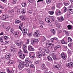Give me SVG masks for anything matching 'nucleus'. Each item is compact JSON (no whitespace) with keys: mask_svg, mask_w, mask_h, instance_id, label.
<instances>
[{"mask_svg":"<svg viewBox=\"0 0 73 73\" xmlns=\"http://www.w3.org/2000/svg\"><path fill=\"white\" fill-rule=\"evenodd\" d=\"M64 11L65 12H66V11H67V8L66 7H64Z\"/></svg>","mask_w":73,"mask_h":73,"instance_id":"obj_47","label":"nucleus"},{"mask_svg":"<svg viewBox=\"0 0 73 73\" xmlns=\"http://www.w3.org/2000/svg\"><path fill=\"white\" fill-rule=\"evenodd\" d=\"M28 12L29 13H30L31 14L32 13V10H29L28 11Z\"/></svg>","mask_w":73,"mask_h":73,"instance_id":"obj_64","label":"nucleus"},{"mask_svg":"<svg viewBox=\"0 0 73 73\" xmlns=\"http://www.w3.org/2000/svg\"><path fill=\"white\" fill-rule=\"evenodd\" d=\"M27 46V45L26 44H24L23 45V52L24 53H28V51H27V50H25Z\"/></svg>","mask_w":73,"mask_h":73,"instance_id":"obj_4","label":"nucleus"},{"mask_svg":"<svg viewBox=\"0 0 73 73\" xmlns=\"http://www.w3.org/2000/svg\"><path fill=\"white\" fill-rule=\"evenodd\" d=\"M41 53V54H42V56H45V52H40Z\"/></svg>","mask_w":73,"mask_h":73,"instance_id":"obj_50","label":"nucleus"},{"mask_svg":"<svg viewBox=\"0 0 73 73\" xmlns=\"http://www.w3.org/2000/svg\"><path fill=\"white\" fill-rule=\"evenodd\" d=\"M62 5V3L59 2L57 3L56 5V6L57 8H61V6Z\"/></svg>","mask_w":73,"mask_h":73,"instance_id":"obj_13","label":"nucleus"},{"mask_svg":"<svg viewBox=\"0 0 73 73\" xmlns=\"http://www.w3.org/2000/svg\"><path fill=\"white\" fill-rule=\"evenodd\" d=\"M56 68H58V69H60V66L59 64H58L55 66Z\"/></svg>","mask_w":73,"mask_h":73,"instance_id":"obj_33","label":"nucleus"},{"mask_svg":"<svg viewBox=\"0 0 73 73\" xmlns=\"http://www.w3.org/2000/svg\"><path fill=\"white\" fill-rule=\"evenodd\" d=\"M19 32L18 31H15L14 33V36L15 37H18Z\"/></svg>","mask_w":73,"mask_h":73,"instance_id":"obj_14","label":"nucleus"},{"mask_svg":"<svg viewBox=\"0 0 73 73\" xmlns=\"http://www.w3.org/2000/svg\"><path fill=\"white\" fill-rule=\"evenodd\" d=\"M65 34L66 35V36H69V34L68 31L66 32Z\"/></svg>","mask_w":73,"mask_h":73,"instance_id":"obj_59","label":"nucleus"},{"mask_svg":"<svg viewBox=\"0 0 73 73\" xmlns=\"http://www.w3.org/2000/svg\"><path fill=\"white\" fill-rule=\"evenodd\" d=\"M51 32L52 33H53V34H55L56 33L55 31H54V29L51 30Z\"/></svg>","mask_w":73,"mask_h":73,"instance_id":"obj_46","label":"nucleus"},{"mask_svg":"<svg viewBox=\"0 0 73 73\" xmlns=\"http://www.w3.org/2000/svg\"><path fill=\"white\" fill-rule=\"evenodd\" d=\"M4 40H3V36H2L0 37V41L1 42H3V43H4L3 42Z\"/></svg>","mask_w":73,"mask_h":73,"instance_id":"obj_32","label":"nucleus"},{"mask_svg":"<svg viewBox=\"0 0 73 73\" xmlns=\"http://www.w3.org/2000/svg\"><path fill=\"white\" fill-rule=\"evenodd\" d=\"M18 67L19 68V69L20 70H22L23 68H24V65L23 64H19L18 66Z\"/></svg>","mask_w":73,"mask_h":73,"instance_id":"obj_18","label":"nucleus"},{"mask_svg":"<svg viewBox=\"0 0 73 73\" xmlns=\"http://www.w3.org/2000/svg\"><path fill=\"white\" fill-rule=\"evenodd\" d=\"M11 53H14V52H16V49L15 48L12 49L11 50Z\"/></svg>","mask_w":73,"mask_h":73,"instance_id":"obj_35","label":"nucleus"},{"mask_svg":"<svg viewBox=\"0 0 73 73\" xmlns=\"http://www.w3.org/2000/svg\"><path fill=\"white\" fill-rule=\"evenodd\" d=\"M26 62H24L23 63V66H25L26 67H28L29 66V64H31L32 62L30 61L29 59H25Z\"/></svg>","mask_w":73,"mask_h":73,"instance_id":"obj_1","label":"nucleus"},{"mask_svg":"<svg viewBox=\"0 0 73 73\" xmlns=\"http://www.w3.org/2000/svg\"><path fill=\"white\" fill-rule=\"evenodd\" d=\"M30 68H35V66H34V65H33V64H31L30 66Z\"/></svg>","mask_w":73,"mask_h":73,"instance_id":"obj_57","label":"nucleus"},{"mask_svg":"<svg viewBox=\"0 0 73 73\" xmlns=\"http://www.w3.org/2000/svg\"><path fill=\"white\" fill-rule=\"evenodd\" d=\"M19 54V56L20 55H21V54H22V51H21V49H20L19 50V53H18Z\"/></svg>","mask_w":73,"mask_h":73,"instance_id":"obj_38","label":"nucleus"},{"mask_svg":"<svg viewBox=\"0 0 73 73\" xmlns=\"http://www.w3.org/2000/svg\"><path fill=\"white\" fill-rule=\"evenodd\" d=\"M19 28L20 30H22V27H23V23H21L19 25Z\"/></svg>","mask_w":73,"mask_h":73,"instance_id":"obj_21","label":"nucleus"},{"mask_svg":"<svg viewBox=\"0 0 73 73\" xmlns=\"http://www.w3.org/2000/svg\"><path fill=\"white\" fill-rule=\"evenodd\" d=\"M7 16H4V15H3L2 17V20H5L6 18H7Z\"/></svg>","mask_w":73,"mask_h":73,"instance_id":"obj_28","label":"nucleus"},{"mask_svg":"<svg viewBox=\"0 0 73 73\" xmlns=\"http://www.w3.org/2000/svg\"><path fill=\"white\" fill-rule=\"evenodd\" d=\"M61 43L62 44H66V42H65V40H64L62 39L61 40Z\"/></svg>","mask_w":73,"mask_h":73,"instance_id":"obj_29","label":"nucleus"},{"mask_svg":"<svg viewBox=\"0 0 73 73\" xmlns=\"http://www.w3.org/2000/svg\"><path fill=\"white\" fill-rule=\"evenodd\" d=\"M29 56L32 59H33L35 57V54L34 52H30L29 54Z\"/></svg>","mask_w":73,"mask_h":73,"instance_id":"obj_5","label":"nucleus"},{"mask_svg":"<svg viewBox=\"0 0 73 73\" xmlns=\"http://www.w3.org/2000/svg\"><path fill=\"white\" fill-rule=\"evenodd\" d=\"M10 32L11 33H12V34H13V33H15V31H14V30L13 29H11Z\"/></svg>","mask_w":73,"mask_h":73,"instance_id":"obj_36","label":"nucleus"},{"mask_svg":"<svg viewBox=\"0 0 73 73\" xmlns=\"http://www.w3.org/2000/svg\"><path fill=\"white\" fill-rule=\"evenodd\" d=\"M68 41L69 42H72L73 41V40L71 39V38L70 37H69L68 38Z\"/></svg>","mask_w":73,"mask_h":73,"instance_id":"obj_30","label":"nucleus"},{"mask_svg":"<svg viewBox=\"0 0 73 73\" xmlns=\"http://www.w3.org/2000/svg\"><path fill=\"white\" fill-rule=\"evenodd\" d=\"M52 57L54 60H57V58H56V55H54V56H52Z\"/></svg>","mask_w":73,"mask_h":73,"instance_id":"obj_48","label":"nucleus"},{"mask_svg":"<svg viewBox=\"0 0 73 73\" xmlns=\"http://www.w3.org/2000/svg\"><path fill=\"white\" fill-rule=\"evenodd\" d=\"M68 10L69 12L70 13H73V7H68Z\"/></svg>","mask_w":73,"mask_h":73,"instance_id":"obj_10","label":"nucleus"},{"mask_svg":"<svg viewBox=\"0 0 73 73\" xmlns=\"http://www.w3.org/2000/svg\"><path fill=\"white\" fill-rule=\"evenodd\" d=\"M22 5L23 7H25L26 5V3H23L22 4Z\"/></svg>","mask_w":73,"mask_h":73,"instance_id":"obj_43","label":"nucleus"},{"mask_svg":"<svg viewBox=\"0 0 73 73\" xmlns=\"http://www.w3.org/2000/svg\"><path fill=\"white\" fill-rule=\"evenodd\" d=\"M14 63V61L12 60H10L8 62L9 65H11Z\"/></svg>","mask_w":73,"mask_h":73,"instance_id":"obj_26","label":"nucleus"},{"mask_svg":"<svg viewBox=\"0 0 73 73\" xmlns=\"http://www.w3.org/2000/svg\"><path fill=\"white\" fill-rule=\"evenodd\" d=\"M41 68L42 70H44V71H46L48 70V68L45 66V65L44 64H42Z\"/></svg>","mask_w":73,"mask_h":73,"instance_id":"obj_6","label":"nucleus"},{"mask_svg":"<svg viewBox=\"0 0 73 73\" xmlns=\"http://www.w3.org/2000/svg\"><path fill=\"white\" fill-rule=\"evenodd\" d=\"M33 40H34V41L35 43H36V42L37 43L38 42V39H34Z\"/></svg>","mask_w":73,"mask_h":73,"instance_id":"obj_40","label":"nucleus"},{"mask_svg":"<svg viewBox=\"0 0 73 73\" xmlns=\"http://www.w3.org/2000/svg\"><path fill=\"white\" fill-rule=\"evenodd\" d=\"M66 67L68 68H72L73 67V63H69L66 64Z\"/></svg>","mask_w":73,"mask_h":73,"instance_id":"obj_8","label":"nucleus"},{"mask_svg":"<svg viewBox=\"0 0 73 73\" xmlns=\"http://www.w3.org/2000/svg\"><path fill=\"white\" fill-rule=\"evenodd\" d=\"M42 50H43V48H42V47H40L39 49V50L40 51L39 52H42Z\"/></svg>","mask_w":73,"mask_h":73,"instance_id":"obj_45","label":"nucleus"},{"mask_svg":"<svg viewBox=\"0 0 73 73\" xmlns=\"http://www.w3.org/2000/svg\"><path fill=\"white\" fill-rule=\"evenodd\" d=\"M61 57L62 58H63V60H66V54L64 52H62L61 54Z\"/></svg>","mask_w":73,"mask_h":73,"instance_id":"obj_3","label":"nucleus"},{"mask_svg":"<svg viewBox=\"0 0 73 73\" xmlns=\"http://www.w3.org/2000/svg\"><path fill=\"white\" fill-rule=\"evenodd\" d=\"M47 58L49 61H50V62H52L53 61V59L50 56H48L47 57Z\"/></svg>","mask_w":73,"mask_h":73,"instance_id":"obj_25","label":"nucleus"},{"mask_svg":"<svg viewBox=\"0 0 73 73\" xmlns=\"http://www.w3.org/2000/svg\"><path fill=\"white\" fill-rule=\"evenodd\" d=\"M54 40H56V41H58V38H57L56 37H54Z\"/></svg>","mask_w":73,"mask_h":73,"instance_id":"obj_60","label":"nucleus"},{"mask_svg":"<svg viewBox=\"0 0 73 73\" xmlns=\"http://www.w3.org/2000/svg\"><path fill=\"white\" fill-rule=\"evenodd\" d=\"M46 1L47 3L49 4L51 2V0H46Z\"/></svg>","mask_w":73,"mask_h":73,"instance_id":"obj_49","label":"nucleus"},{"mask_svg":"<svg viewBox=\"0 0 73 73\" xmlns=\"http://www.w3.org/2000/svg\"><path fill=\"white\" fill-rule=\"evenodd\" d=\"M58 21H60V22L63 21H64V18L62 16H61L60 17H58Z\"/></svg>","mask_w":73,"mask_h":73,"instance_id":"obj_12","label":"nucleus"},{"mask_svg":"<svg viewBox=\"0 0 73 73\" xmlns=\"http://www.w3.org/2000/svg\"><path fill=\"white\" fill-rule=\"evenodd\" d=\"M51 21H53L54 20V18L52 17H51Z\"/></svg>","mask_w":73,"mask_h":73,"instance_id":"obj_53","label":"nucleus"},{"mask_svg":"<svg viewBox=\"0 0 73 73\" xmlns=\"http://www.w3.org/2000/svg\"><path fill=\"white\" fill-rule=\"evenodd\" d=\"M49 13L50 15H53L54 14V12L52 11H49Z\"/></svg>","mask_w":73,"mask_h":73,"instance_id":"obj_44","label":"nucleus"},{"mask_svg":"<svg viewBox=\"0 0 73 73\" xmlns=\"http://www.w3.org/2000/svg\"><path fill=\"white\" fill-rule=\"evenodd\" d=\"M11 56V54H7L5 55V58L7 60H10V57Z\"/></svg>","mask_w":73,"mask_h":73,"instance_id":"obj_11","label":"nucleus"},{"mask_svg":"<svg viewBox=\"0 0 73 73\" xmlns=\"http://www.w3.org/2000/svg\"><path fill=\"white\" fill-rule=\"evenodd\" d=\"M13 4H15L16 3V0H13Z\"/></svg>","mask_w":73,"mask_h":73,"instance_id":"obj_54","label":"nucleus"},{"mask_svg":"<svg viewBox=\"0 0 73 73\" xmlns=\"http://www.w3.org/2000/svg\"><path fill=\"white\" fill-rule=\"evenodd\" d=\"M56 13L57 15L58 16H59V15H60L61 14V12L60 10L59 9H57L56 11Z\"/></svg>","mask_w":73,"mask_h":73,"instance_id":"obj_15","label":"nucleus"},{"mask_svg":"<svg viewBox=\"0 0 73 73\" xmlns=\"http://www.w3.org/2000/svg\"><path fill=\"white\" fill-rule=\"evenodd\" d=\"M31 44L32 45H33L34 44H35V41H34V39L33 40H32L31 41Z\"/></svg>","mask_w":73,"mask_h":73,"instance_id":"obj_41","label":"nucleus"},{"mask_svg":"<svg viewBox=\"0 0 73 73\" xmlns=\"http://www.w3.org/2000/svg\"><path fill=\"white\" fill-rule=\"evenodd\" d=\"M17 11L18 13H20V9H17Z\"/></svg>","mask_w":73,"mask_h":73,"instance_id":"obj_62","label":"nucleus"},{"mask_svg":"<svg viewBox=\"0 0 73 73\" xmlns=\"http://www.w3.org/2000/svg\"><path fill=\"white\" fill-rule=\"evenodd\" d=\"M7 72L9 73H13L14 72V71L13 70H12L11 71H10V70H9V69H8L7 70Z\"/></svg>","mask_w":73,"mask_h":73,"instance_id":"obj_31","label":"nucleus"},{"mask_svg":"<svg viewBox=\"0 0 73 73\" xmlns=\"http://www.w3.org/2000/svg\"><path fill=\"white\" fill-rule=\"evenodd\" d=\"M53 45H52V46H48V48H49V49H52V48H53Z\"/></svg>","mask_w":73,"mask_h":73,"instance_id":"obj_58","label":"nucleus"},{"mask_svg":"<svg viewBox=\"0 0 73 73\" xmlns=\"http://www.w3.org/2000/svg\"><path fill=\"white\" fill-rule=\"evenodd\" d=\"M9 41H5V44H6V45H7V44H8L9 43Z\"/></svg>","mask_w":73,"mask_h":73,"instance_id":"obj_52","label":"nucleus"},{"mask_svg":"<svg viewBox=\"0 0 73 73\" xmlns=\"http://www.w3.org/2000/svg\"><path fill=\"white\" fill-rule=\"evenodd\" d=\"M3 38L5 40H8L9 38V37L7 36H4Z\"/></svg>","mask_w":73,"mask_h":73,"instance_id":"obj_42","label":"nucleus"},{"mask_svg":"<svg viewBox=\"0 0 73 73\" xmlns=\"http://www.w3.org/2000/svg\"><path fill=\"white\" fill-rule=\"evenodd\" d=\"M21 12L22 14L25 15V10L24 9H23L21 10Z\"/></svg>","mask_w":73,"mask_h":73,"instance_id":"obj_27","label":"nucleus"},{"mask_svg":"<svg viewBox=\"0 0 73 73\" xmlns=\"http://www.w3.org/2000/svg\"><path fill=\"white\" fill-rule=\"evenodd\" d=\"M37 56L39 58H41L42 56V54L40 52H37Z\"/></svg>","mask_w":73,"mask_h":73,"instance_id":"obj_20","label":"nucleus"},{"mask_svg":"<svg viewBox=\"0 0 73 73\" xmlns=\"http://www.w3.org/2000/svg\"><path fill=\"white\" fill-rule=\"evenodd\" d=\"M15 22L16 24H20L21 23V21L19 20L16 19L15 20Z\"/></svg>","mask_w":73,"mask_h":73,"instance_id":"obj_23","label":"nucleus"},{"mask_svg":"<svg viewBox=\"0 0 73 73\" xmlns=\"http://www.w3.org/2000/svg\"><path fill=\"white\" fill-rule=\"evenodd\" d=\"M71 60H72V59H71L70 58H68V61H69V62H70V61H71Z\"/></svg>","mask_w":73,"mask_h":73,"instance_id":"obj_63","label":"nucleus"},{"mask_svg":"<svg viewBox=\"0 0 73 73\" xmlns=\"http://www.w3.org/2000/svg\"><path fill=\"white\" fill-rule=\"evenodd\" d=\"M67 28L69 30L71 29L72 28V25H68L67 26Z\"/></svg>","mask_w":73,"mask_h":73,"instance_id":"obj_37","label":"nucleus"},{"mask_svg":"<svg viewBox=\"0 0 73 73\" xmlns=\"http://www.w3.org/2000/svg\"><path fill=\"white\" fill-rule=\"evenodd\" d=\"M10 28H10L9 27H7L6 29V31H8V30H9L10 29Z\"/></svg>","mask_w":73,"mask_h":73,"instance_id":"obj_56","label":"nucleus"},{"mask_svg":"<svg viewBox=\"0 0 73 73\" xmlns=\"http://www.w3.org/2000/svg\"><path fill=\"white\" fill-rule=\"evenodd\" d=\"M45 20L47 23H52V21H50V19L48 17L45 18Z\"/></svg>","mask_w":73,"mask_h":73,"instance_id":"obj_17","label":"nucleus"},{"mask_svg":"<svg viewBox=\"0 0 73 73\" xmlns=\"http://www.w3.org/2000/svg\"><path fill=\"white\" fill-rule=\"evenodd\" d=\"M8 12L9 13H12L14 11L13 10H9L8 11Z\"/></svg>","mask_w":73,"mask_h":73,"instance_id":"obj_51","label":"nucleus"},{"mask_svg":"<svg viewBox=\"0 0 73 73\" xmlns=\"http://www.w3.org/2000/svg\"><path fill=\"white\" fill-rule=\"evenodd\" d=\"M44 51L46 53H49V50H48L47 48H44Z\"/></svg>","mask_w":73,"mask_h":73,"instance_id":"obj_22","label":"nucleus"},{"mask_svg":"<svg viewBox=\"0 0 73 73\" xmlns=\"http://www.w3.org/2000/svg\"><path fill=\"white\" fill-rule=\"evenodd\" d=\"M28 50L30 51H34L35 50V49L32 46H28Z\"/></svg>","mask_w":73,"mask_h":73,"instance_id":"obj_16","label":"nucleus"},{"mask_svg":"<svg viewBox=\"0 0 73 73\" xmlns=\"http://www.w3.org/2000/svg\"><path fill=\"white\" fill-rule=\"evenodd\" d=\"M28 36H29V37H31L32 36V34L31 33H28Z\"/></svg>","mask_w":73,"mask_h":73,"instance_id":"obj_61","label":"nucleus"},{"mask_svg":"<svg viewBox=\"0 0 73 73\" xmlns=\"http://www.w3.org/2000/svg\"><path fill=\"white\" fill-rule=\"evenodd\" d=\"M22 29V30H21V31H22L23 35H26L27 32H28V30L27 29L24 28H23Z\"/></svg>","mask_w":73,"mask_h":73,"instance_id":"obj_7","label":"nucleus"},{"mask_svg":"<svg viewBox=\"0 0 73 73\" xmlns=\"http://www.w3.org/2000/svg\"><path fill=\"white\" fill-rule=\"evenodd\" d=\"M29 43V39H27L26 42V44H28Z\"/></svg>","mask_w":73,"mask_h":73,"instance_id":"obj_55","label":"nucleus"},{"mask_svg":"<svg viewBox=\"0 0 73 73\" xmlns=\"http://www.w3.org/2000/svg\"><path fill=\"white\" fill-rule=\"evenodd\" d=\"M46 40V38L45 37L43 36V38L42 39V41L43 42H44V41H45Z\"/></svg>","mask_w":73,"mask_h":73,"instance_id":"obj_39","label":"nucleus"},{"mask_svg":"<svg viewBox=\"0 0 73 73\" xmlns=\"http://www.w3.org/2000/svg\"><path fill=\"white\" fill-rule=\"evenodd\" d=\"M23 44V41L19 40L16 43V44L17 46H20L21 45H22Z\"/></svg>","mask_w":73,"mask_h":73,"instance_id":"obj_9","label":"nucleus"},{"mask_svg":"<svg viewBox=\"0 0 73 73\" xmlns=\"http://www.w3.org/2000/svg\"><path fill=\"white\" fill-rule=\"evenodd\" d=\"M33 35L35 37H38L40 36L41 34L40 33H38V30H36L34 33Z\"/></svg>","mask_w":73,"mask_h":73,"instance_id":"obj_2","label":"nucleus"},{"mask_svg":"<svg viewBox=\"0 0 73 73\" xmlns=\"http://www.w3.org/2000/svg\"><path fill=\"white\" fill-rule=\"evenodd\" d=\"M63 4H64L65 6H67V5H69V3H65V2H63Z\"/></svg>","mask_w":73,"mask_h":73,"instance_id":"obj_34","label":"nucleus"},{"mask_svg":"<svg viewBox=\"0 0 73 73\" xmlns=\"http://www.w3.org/2000/svg\"><path fill=\"white\" fill-rule=\"evenodd\" d=\"M19 56L22 59H24L25 58V55L23 54L19 55Z\"/></svg>","mask_w":73,"mask_h":73,"instance_id":"obj_24","label":"nucleus"},{"mask_svg":"<svg viewBox=\"0 0 73 73\" xmlns=\"http://www.w3.org/2000/svg\"><path fill=\"white\" fill-rule=\"evenodd\" d=\"M19 18H20L21 20H23V21H24V20L26 19L25 17L23 15L20 16L19 17Z\"/></svg>","mask_w":73,"mask_h":73,"instance_id":"obj_19","label":"nucleus"}]
</instances>
